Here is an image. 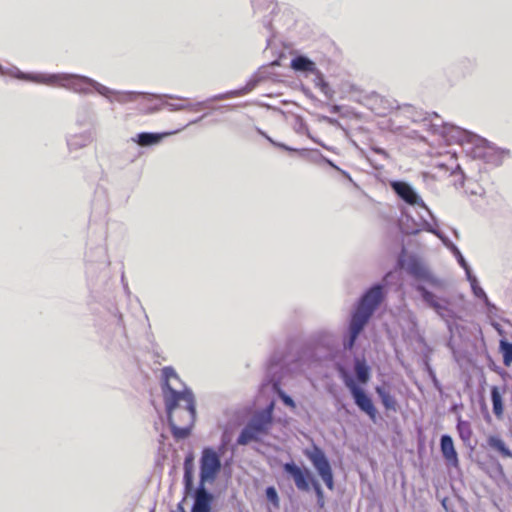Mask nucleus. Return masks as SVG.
<instances>
[{
	"label": "nucleus",
	"instance_id": "f3484780",
	"mask_svg": "<svg viewBox=\"0 0 512 512\" xmlns=\"http://www.w3.org/2000/svg\"><path fill=\"white\" fill-rule=\"evenodd\" d=\"M487 445L492 450L497 451L502 457L512 458V452L506 446L504 440L497 435H490L487 437Z\"/></svg>",
	"mask_w": 512,
	"mask_h": 512
},
{
	"label": "nucleus",
	"instance_id": "ddd939ff",
	"mask_svg": "<svg viewBox=\"0 0 512 512\" xmlns=\"http://www.w3.org/2000/svg\"><path fill=\"white\" fill-rule=\"evenodd\" d=\"M392 189L395 193L410 205L423 206V200L415 193L412 187L406 182L395 181L391 183Z\"/></svg>",
	"mask_w": 512,
	"mask_h": 512
},
{
	"label": "nucleus",
	"instance_id": "5701e85b",
	"mask_svg": "<svg viewBox=\"0 0 512 512\" xmlns=\"http://www.w3.org/2000/svg\"><path fill=\"white\" fill-rule=\"evenodd\" d=\"M457 431H458L459 437L464 442H469L470 441L473 432H472V429H471V425H470V423L468 421H464V420L459 419L458 423H457Z\"/></svg>",
	"mask_w": 512,
	"mask_h": 512
},
{
	"label": "nucleus",
	"instance_id": "2eb2a0df",
	"mask_svg": "<svg viewBox=\"0 0 512 512\" xmlns=\"http://www.w3.org/2000/svg\"><path fill=\"white\" fill-rule=\"evenodd\" d=\"M440 449L445 461L453 466H459V458L457 451L454 447L453 439L449 435H443L440 440Z\"/></svg>",
	"mask_w": 512,
	"mask_h": 512
},
{
	"label": "nucleus",
	"instance_id": "a878e982",
	"mask_svg": "<svg viewBox=\"0 0 512 512\" xmlns=\"http://www.w3.org/2000/svg\"><path fill=\"white\" fill-rule=\"evenodd\" d=\"M266 497L275 508H279L280 501L276 489L273 486L266 488Z\"/></svg>",
	"mask_w": 512,
	"mask_h": 512
},
{
	"label": "nucleus",
	"instance_id": "f03ea898",
	"mask_svg": "<svg viewBox=\"0 0 512 512\" xmlns=\"http://www.w3.org/2000/svg\"><path fill=\"white\" fill-rule=\"evenodd\" d=\"M383 299L384 292L381 285L373 286L362 296L350 321V337L349 340L345 343V348H353L358 335L368 323L372 314L383 301Z\"/></svg>",
	"mask_w": 512,
	"mask_h": 512
},
{
	"label": "nucleus",
	"instance_id": "a211bd4d",
	"mask_svg": "<svg viewBox=\"0 0 512 512\" xmlns=\"http://www.w3.org/2000/svg\"><path fill=\"white\" fill-rule=\"evenodd\" d=\"M177 131L174 132H164V133H147L143 132L137 135V143L140 146H149L160 142L163 138L170 136Z\"/></svg>",
	"mask_w": 512,
	"mask_h": 512
},
{
	"label": "nucleus",
	"instance_id": "4468645a",
	"mask_svg": "<svg viewBox=\"0 0 512 512\" xmlns=\"http://www.w3.org/2000/svg\"><path fill=\"white\" fill-rule=\"evenodd\" d=\"M213 497L206 490L205 485H199L195 492V499L191 512H211Z\"/></svg>",
	"mask_w": 512,
	"mask_h": 512
},
{
	"label": "nucleus",
	"instance_id": "9d476101",
	"mask_svg": "<svg viewBox=\"0 0 512 512\" xmlns=\"http://www.w3.org/2000/svg\"><path fill=\"white\" fill-rule=\"evenodd\" d=\"M162 377H163V396L170 395L173 392L175 393H186L191 392L188 389L180 390V388L183 385L182 381L180 380V377L176 373V371L172 367H164L162 369Z\"/></svg>",
	"mask_w": 512,
	"mask_h": 512
},
{
	"label": "nucleus",
	"instance_id": "b1692460",
	"mask_svg": "<svg viewBox=\"0 0 512 512\" xmlns=\"http://www.w3.org/2000/svg\"><path fill=\"white\" fill-rule=\"evenodd\" d=\"M192 457H186L184 463V483L186 490H190L193 485V475H192Z\"/></svg>",
	"mask_w": 512,
	"mask_h": 512
},
{
	"label": "nucleus",
	"instance_id": "dca6fc26",
	"mask_svg": "<svg viewBox=\"0 0 512 512\" xmlns=\"http://www.w3.org/2000/svg\"><path fill=\"white\" fill-rule=\"evenodd\" d=\"M291 68L295 71H301V72H309L312 74H316L319 76V80L321 82L322 87H327L328 85L324 82L321 73L316 67V64L304 56H297L292 59L291 61Z\"/></svg>",
	"mask_w": 512,
	"mask_h": 512
},
{
	"label": "nucleus",
	"instance_id": "aec40b11",
	"mask_svg": "<svg viewBox=\"0 0 512 512\" xmlns=\"http://www.w3.org/2000/svg\"><path fill=\"white\" fill-rule=\"evenodd\" d=\"M354 370L359 383L366 384L370 379V368L364 359H356Z\"/></svg>",
	"mask_w": 512,
	"mask_h": 512
},
{
	"label": "nucleus",
	"instance_id": "423d86ee",
	"mask_svg": "<svg viewBox=\"0 0 512 512\" xmlns=\"http://www.w3.org/2000/svg\"><path fill=\"white\" fill-rule=\"evenodd\" d=\"M341 374L344 379L345 386L349 389L355 404L361 411L366 413L369 418L373 421L376 419L377 409L374 406L371 398L367 396L363 389H361L355 381L347 375V373L341 369Z\"/></svg>",
	"mask_w": 512,
	"mask_h": 512
},
{
	"label": "nucleus",
	"instance_id": "20e7f679",
	"mask_svg": "<svg viewBox=\"0 0 512 512\" xmlns=\"http://www.w3.org/2000/svg\"><path fill=\"white\" fill-rule=\"evenodd\" d=\"M272 425L271 409L255 414L249 423L241 431L237 443L247 445L253 441H259L262 436L268 434Z\"/></svg>",
	"mask_w": 512,
	"mask_h": 512
},
{
	"label": "nucleus",
	"instance_id": "f8f14e48",
	"mask_svg": "<svg viewBox=\"0 0 512 512\" xmlns=\"http://www.w3.org/2000/svg\"><path fill=\"white\" fill-rule=\"evenodd\" d=\"M407 272L416 280L426 282L433 287H441L442 283L437 279L429 269L417 260L409 263Z\"/></svg>",
	"mask_w": 512,
	"mask_h": 512
},
{
	"label": "nucleus",
	"instance_id": "4be33fe9",
	"mask_svg": "<svg viewBox=\"0 0 512 512\" xmlns=\"http://www.w3.org/2000/svg\"><path fill=\"white\" fill-rule=\"evenodd\" d=\"M499 350L503 357V364L507 367L510 366L512 364V343L505 339L500 340Z\"/></svg>",
	"mask_w": 512,
	"mask_h": 512
},
{
	"label": "nucleus",
	"instance_id": "412c9836",
	"mask_svg": "<svg viewBox=\"0 0 512 512\" xmlns=\"http://www.w3.org/2000/svg\"><path fill=\"white\" fill-rule=\"evenodd\" d=\"M376 393L380 397L381 402L386 410L396 411L397 401L393 395H391L388 391L380 386L376 387Z\"/></svg>",
	"mask_w": 512,
	"mask_h": 512
},
{
	"label": "nucleus",
	"instance_id": "7ed1b4c3",
	"mask_svg": "<svg viewBox=\"0 0 512 512\" xmlns=\"http://www.w3.org/2000/svg\"><path fill=\"white\" fill-rule=\"evenodd\" d=\"M18 79L43 84L47 86L64 88L79 94L91 92L94 81L88 77L69 73H19Z\"/></svg>",
	"mask_w": 512,
	"mask_h": 512
},
{
	"label": "nucleus",
	"instance_id": "0eeeda50",
	"mask_svg": "<svg viewBox=\"0 0 512 512\" xmlns=\"http://www.w3.org/2000/svg\"><path fill=\"white\" fill-rule=\"evenodd\" d=\"M220 457L212 448H204L200 459V484L213 482L220 471Z\"/></svg>",
	"mask_w": 512,
	"mask_h": 512
},
{
	"label": "nucleus",
	"instance_id": "f257e3e1",
	"mask_svg": "<svg viewBox=\"0 0 512 512\" xmlns=\"http://www.w3.org/2000/svg\"><path fill=\"white\" fill-rule=\"evenodd\" d=\"M165 406L169 425L175 439H185L190 435L195 422V399L192 392L165 395Z\"/></svg>",
	"mask_w": 512,
	"mask_h": 512
},
{
	"label": "nucleus",
	"instance_id": "39448f33",
	"mask_svg": "<svg viewBox=\"0 0 512 512\" xmlns=\"http://www.w3.org/2000/svg\"><path fill=\"white\" fill-rule=\"evenodd\" d=\"M272 425L271 409L255 414L249 423L241 431L237 443L247 445L253 441H259L262 436L268 434Z\"/></svg>",
	"mask_w": 512,
	"mask_h": 512
},
{
	"label": "nucleus",
	"instance_id": "1a4fd4ad",
	"mask_svg": "<svg viewBox=\"0 0 512 512\" xmlns=\"http://www.w3.org/2000/svg\"><path fill=\"white\" fill-rule=\"evenodd\" d=\"M283 469L294 480L295 486L300 491H309L312 480H315L310 471L306 468H300L295 463H285Z\"/></svg>",
	"mask_w": 512,
	"mask_h": 512
},
{
	"label": "nucleus",
	"instance_id": "bb28decb",
	"mask_svg": "<svg viewBox=\"0 0 512 512\" xmlns=\"http://www.w3.org/2000/svg\"><path fill=\"white\" fill-rule=\"evenodd\" d=\"M280 397H281L282 401H283L287 406H290V407H292V408H294V407H295V403H294V401H293L289 396H287V395H286V394H284V393H281V394H280Z\"/></svg>",
	"mask_w": 512,
	"mask_h": 512
},
{
	"label": "nucleus",
	"instance_id": "6ab92c4d",
	"mask_svg": "<svg viewBox=\"0 0 512 512\" xmlns=\"http://www.w3.org/2000/svg\"><path fill=\"white\" fill-rule=\"evenodd\" d=\"M491 400H492L494 415L498 419H501L503 417V413H504V402H503V395L497 386H493L491 388Z\"/></svg>",
	"mask_w": 512,
	"mask_h": 512
},
{
	"label": "nucleus",
	"instance_id": "6e6552de",
	"mask_svg": "<svg viewBox=\"0 0 512 512\" xmlns=\"http://www.w3.org/2000/svg\"><path fill=\"white\" fill-rule=\"evenodd\" d=\"M305 455L311 461L318 474L324 481L325 485L328 489L333 490L334 488V478L333 472L330 466L328 459L326 458L324 452L317 446L314 447L312 451H306Z\"/></svg>",
	"mask_w": 512,
	"mask_h": 512
},
{
	"label": "nucleus",
	"instance_id": "9b49d317",
	"mask_svg": "<svg viewBox=\"0 0 512 512\" xmlns=\"http://www.w3.org/2000/svg\"><path fill=\"white\" fill-rule=\"evenodd\" d=\"M416 290L421 294L424 302L435 310V312L441 317H445L449 312L448 306L449 301L447 299H441L432 292L428 291L423 285H417Z\"/></svg>",
	"mask_w": 512,
	"mask_h": 512
},
{
	"label": "nucleus",
	"instance_id": "cd10ccee",
	"mask_svg": "<svg viewBox=\"0 0 512 512\" xmlns=\"http://www.w3.org/2000/svg\"><path fill=\"white\" fill-rule=\"evenodd\" d=\"M269 141L274 144L275 146L279 147V148H282L284 150H287V151H294V149H291L289 148L288 146H286L285 144H280V143H275L274 141H272L270 138H269Z\"/></svg>",
	"mask_w": 512,
	"mask_h": 512
},
{
	"label": "nucleus",
	"instance_id": "393cba45",
	"mask_svg": "<svg viewBox=\"0 0 512 512\" xmlns=\"http://www.w3.org/2000/svg\"><path fill=\"white\" fill-rule=\"evenodd\" d=\"M312 488L314 489L317 496V504L319 508H323L325 505L324 493L318 481L312 480Z\"/></svg>",
	"mask_w": 512,
	"mask_h": 512
},
{
	"label": "nucleus",
	"instance_id": "c85d7f7f",
	"mask_svg": "<svg viewBox=\"0 0 512 512\" xmlns=\"http://www.w3.org/2000/svg\"><path fill=\"white\" fill-rule=\"evenodd\" d=\"M3 74V70H2V67L0 66V75Z\"/></svg>",
	"mask_w": 512,
	"mask_h": 512
}]
</instances>
